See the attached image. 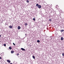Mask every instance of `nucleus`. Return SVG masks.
Here are the masks:
<instances>
[{"label": "nucleus", "mask_w": 64, "mask_h": 64, "mask_svg": "<svg viewBox=\"0 0 64 64\" xmlns=\"http://www.w3.org/2000/svg\"><path fill=\"white\" fill-rule=\"evenodd\" d=\"M21 50L22 51H25V49L24 48H21Z\"/></svg>", "instance_id": "f257e3e1"}, {"label": "nucleus", "mask_w": 64, "mask_h": 64, "mask_svg": "<svg viewBox=\"0 0 64 64\" xmlns=\"http://www.w3.org/2000/svg\"><path fill=\"white\" fill-rule=\"evenodd\" d=\"M7 62H8V63H11V61L10 60H7Z\"/></svg>", "instance_id": "f03ea898"}, {"label": "nucleus", "mask_w": 64, "mask_h": 64, "mask_svg": "<svg viewBox=\"0 0 64 64\" xmlns=\"http://www.w3.org/2000/svg\"><path fill=\"white\" fill-rule=\"evenodd\" d=\"M18 30H19L20 29H21V27H20V26H18Z\"/></svg>", "instance_id": "7ed1b4c3"}, {"label": "nucleus", "mask_w": 64, "mask_h": 64, "mask_svg": "<svg viewBox=\"0 0 64 64\" xmlns=\"http://www.w3.org/2000/svg\"><path fill=\"white\" fill-rule=\"evenodd\" d=\"M38 8H41V5H40L38 6Z\"/></svg>", "instance_id": "20e7f679"}, {"label": "nucleus", "mask_w": 64, "mask_h": 64, "mask_svg": "<svg viewBox=\"0 0 64 64\" xmlns=\"http://www.w3.org/2000/svg\"><path fill=\"white\" fill-rule=\"evenodd\" d=\"M14 52L13 50L11 51V53H12V54H13Z\"/></svg>", "instance_id": "39448f33"}, {"label": "nucleus", "mask_w": 64, "mask_h": 64, "mask_svg": "<svg viewBox=\"0 0 64 64\" xmlns=\"http://www.w3.org/2000/svg\"><path fill=\"white\" fill-rule=\"evenodd\" d=\"M32 58L34 59H35V56H32Z\"/></svg>", "instance_id": "423d86ee"}, {"label": "nucleus", "mask_w": 64, "mask_h": 64, "mask_svg": "<svg viewBox=\"0 0 64 64\" xmlns=\"http://www.w3.org/2000/svg\"><path fill=\"white\" fill-rule=\"evenodd\" d=\"M39 5V4H36V7H38Z\"/></svg>", "instance_id": "0eeeda50"}, {"label": "nucleus", "mask_w": 64, "mask_h": 64, "mask_svg": "<svg viewBox=\"0 0 64 64\" xmlns=\"http://www.w3.org/2000/svg\"><path fill=\"white\" fill-rule=\"evenodd\" d=\"M25 26H27V25H28V24H27V23H25L24 24Z\"/></svg>", "instance_id": "6e6552de"}, {"label": "nucleus", "mask_w": 64, "mask_h": 64, "mask_svg": "<svg viewBox=\"0 0 64 64\" xmlns=\"http://www.w3.org/2000/svg\"><path fill=\"white\" fill-rule=\"evenodd\" d=\"M13 26H9V27L10 28H12V27Z\"/></svg>", "instance_id": "1a4fd4ad"}, {"label": "nucleus", "mask_w": 64, "mask_h": 64, "mask_svg": "<svg viewBox=\"0 0 64 64\" xmlns=\"http://www.w3.org/2000/svg\"><path fill=\"white\" fill-rule=\"evenodd\" d=\"M64 39V38H63V37H61V40H63Z\"/></svg>", "instance_id": "9d476101"}, {"label": "nucleus", "mask_w": 64, "mask_h": 64, "mask_svg": "<svg viewBox=\"0 0 64 64\" xmlns=\"http://www.w3.org/2000/svg\"><path fill=\"white\" fill-rule=\"evenodd\" d=\"M9 48L10 50H11V49H12V48L10 46L9 47Z\"/></svg>", "instance_id": "9b49d317"}, {"label": "nucleus", "mask_w": 64, "mask_h": 64, "mask_svg": "<svg viewBox=\"0 0 64 64\" xmlns=\"http://www.w3.org/2000/svg\"><path fill=\"white\" fill-rule=\"evenodd\" d=\"M37 42L38 43H39L40 42V40H37Z\"/></svg>", "instance_id": "f8f14e48"}, {"label": "nucleus", "mask_w": 64, "mask_h": 64, "mask_svg": "<svg viewBox=\"0 0 64 64\" xmlns=\"http://www.w3.org/2000/svg\"><path fill=\"white\" fill-rule=\"evenodd\" d=\"M60 31L62 32H63V31H64V30H60Z\"/></svg>", "instance_id": "ddd939ff"}, {"label": "nucleus", "mask_w": 64, "mask_h": 64, "mask_svg": "<svg viewBox=\"0 0 64 64\" xmlns=\"http://www.w3.org/2000/svg\"><path fill=\"white\" fill-rule=\"evenodd\" d=\"M62 56H64V53H62Z\"/></svg>", "instance_id": "4468645a"}, {"label": "nucleus", "mask_w": 64, "mask_h": 64, "mask_svg": "<svg viewBox=\"0 0 64 64\" xmlns=\"http://www.w3.org/2000/svg\"><path fill=\"white\" fill-rule=\"evenodd\" d=\"M35 18H34L33 19V20H34V21H35Z\"/></svg>", "instance_id": "2eb2a0df"}, {"label": "nucleus", "mask_w": 64, "mask_h": 64, "mask_svg": "<svg viewBox=\"0 0 64 64\" xmlns=\"http://www.w3.org/2000/svg\"><path fill=\"white\" fill-rule=\"evenodd\" d=\"M26 1V2L27 3H29V0H27Z\"/></svg>", "instance_id": "dca6fc26"}, {"label": "nucleus", "mask_w": 64, "mask_h": 64, "mask_svg": "<svg viewBox=\"0 0 64 64\" xmlns=\"http://www.w3.org/2000/svg\"><path fill=\"white\" fill-rule=\"evenodd\" d=\"M4 46H6V44H4Z\"/></svg>", "instance_id": "f3484780"}, {"label": "nucleus", "mask_w": 64, "mask_h": 64, "mask_svg": "<svg viewBox=\"0 0 64 64\" xmlns=\"http://www.w3.org/2000/svg\"><path fill=\"white\" fill-rule=\"evenodd\" d=\"M13 45H14V46H15V44H14V43H13Z\"/></svg>", "instance_id": "a211bd4d"}, {"label": "nucleus", "mask_w": 64, "mask_h": 64, "mask_svg": "<svg viewBox=\"0 0 64 64\" xmlns=\"http://www.w3.org/2000/svg\"><path fill=\"white\" fill-rule=\"evenodd\" d=\"M49 21H51V19H50L49 20Z\"/></svg>", "instance_id": "6ab92c4d"}, {"label": "nucleus", "mask_w": 64, "mask_h": 64, "mask_svg": "<svg viewBox=\"0 0 64 64\" xmlns=\"http://www.w3.org/2000/svg\"><path fill=\"white\" fill-rule=\"evenodd\" d=\"M18 55H19V54H16V55H17V56H18Z\"/></svg>", "instance_id": "aec40b11"}, {"label": "nucleus", "mask_w": 64, "mask_h": 64, "mask_svg": "<svg viewBox=\"0 0 64 64\" xmlns=\"http://www.w3.org/2000/svg\"><path fill=\"white\" fill-rule=\"evenodd\" d=\"M2 59V58H1V56H0V59Z\"/></svg>", "instance_id": "412c9836"}, {"label": "nucleus", "mask_w": 64, "mask_h": 64, "mask_svg": "<svg viewBox=\"0 0 64 64\" xmlns=\"http://www.w3.org/2000/svg\"><path fill=\"white\" fill-rule=\"evenodd\" d=\"M1 37V35H0V37Z\"/></svg>", "instance_id": "4be33fe9"}, {"label": "nucleus", "mask_w": 64, "mask_h": 64, "mask_svg": "<svg viewBox=\"0 0 64 64\" xmlns=\"http://www.w3.org/2000/svg\"><path fill=\"white\" fill-rule=\"evenodd\" d=\"M25 35H26V36H27V34H25Z\"/></svg>", "instance_id": "5701e85b"}, {"label": "nucleus", "mask_w": 64, "mask_h": 64, "mask_svg": "<svg viewBox=\"0 0 64 64\" xmlns=\"http://www.w3.org/2000/svg\"><path fill=\"white\" fill-rule=\"evenodd\" d=\"M10 64H12V63H10Z\"/></svg>", "instance_id": "b1692460"}, {"label": "nucleus", "mask_w": 64, "mask_h": 64, "mask_svg": "<svg viewBox=\"0 0 64 64\" xmlns=\"http://www.w3.org/2000/svg\"><path fill=\"white\" fill-rule=\"evenodd\" d=\"M48 28H47V29H48Z\"/></svg>", "instance_id": "393cba45"}]
</instances>
